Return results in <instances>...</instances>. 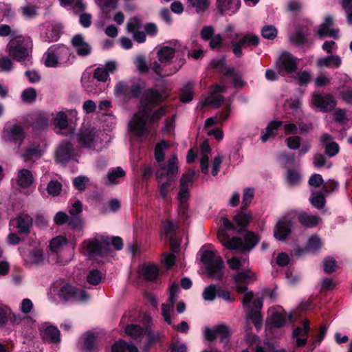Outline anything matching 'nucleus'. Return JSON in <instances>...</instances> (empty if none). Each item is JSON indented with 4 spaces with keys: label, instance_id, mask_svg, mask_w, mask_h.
Instances as JSON below:
<instances>
[{
    "label": "nucleus",
    "instance_id": "obj_1",
    "mask_svg": "<svg viewBox=\"0 0 352 352\" xmlns=\"http://www.w3.org/2000/svg\"><path fill=\"white\" fill-rule=\"evenodd\" d=\"M45 65L47 67H56L59 65H71L70 56L72 54L69 48L63 44L50 46L45 53Z\"/></svg>",
    "mask_w": 352,
    "mask_h": 352
},
{
    "label": "nucleus",
    "instance_id": "obj_2",
    "mask_svg": "<svg viewBox=\"0 0 352 352\" xmlns=\"http://www.w3.org/2000/svg\"><path fill=\"white\" fill-rule=\"evenodd\" d=\"M141 95L140 113L144 116H147L150 110H153L155 107L160 105L164 100L161 92L155 88H148Z\"/></svg>",
    "mask_w": 352,
    "mask_h": 352
},
{
    "label": "nucleus",
    "instance_id": "obj_3",
    "mask_svg": "<svg viewBox=\"0 0 352 352\" xmlns=\"http://www.w3.org/2000/svg\"><path fill=\"white\" fill-rule=\"evenodd\" d=\"M252 220V213H245L243 211H238L233 217V221L237 226H234L227 217H223L221 219L224 229L234 231L239 234H243L246 231V228Z\"/></svg>",
    "mask_w": 352,
    "mask_h": 352
},
{
    "label": "nucleus",
    "instance_id": "obj_4",
    "mask_svg": "<svg viewBox=\"0 0 352 352\" xmlns=\"http://www.w3.org/2000/svg\"><path fill=\"white\" fill-rule=\"evenodd\" d=\"M83 245L90 256H104L111 251L110 238L102 236L101 240L97 238L85 239Z\"/></svg>",
    "mask_w": 352,
    "mask_h": 352
},
{
    "label": "nucleus",
    "instance_id": "obj_5",
    "mask_svg": "<svg viewBox=\"0 0 352 352\" xmlns=\"http://www.w3.org/2000/svg\"><path fill=\"white\" fill-rule=\"evenodd\" d=\"M58 296L65 301L76 302H85L89 298L85 290L78 288L69 283H66L60 287Z\"/></svg>",
    "mask_w": 352,
    "mask_h": 352
},
{
    "label": "nucleus",
    "instance_id": "obj_6",
    "mask_svg": "<svg viewBox=\"0 0 352 352\" xmlns=\"http://www.w3.org/2000/svg\"><path fill=\"white\" fill-rule=\"evenodd\" d=\"M178 159L175 154L172 155L165 164H160L155 172L158 183H161L164 178L173 179L175 182V176L178 173Z\"/></svg>",
    "mask_w": 352,
    "mask_h": 352
},
{
    "label": "nucleus",
    "instance_id": "obj_7",
    "mask_svg": "<svg viewBox=\"0 0 352 352\" xmlns=\"http://www.w3.org/2000/svg\"><path fill=\"white\" fill-rule=\"evenodd\" d=\"M311 104L320 112L332 111L337 105L335 97L329 93L314 91L311 94Z\"/></svg>",
    "mask_w": 352,
    "mask_h": 352
},
{
    "label": "nucleus",
    "instance_id": "obj_8",
    "mask_svg": "<svg viewBox=\"0 0 352 352\" xmlns=\"http://www.w3.org/2000/svg\"><path fill=\"white\" fill-rule=\"evenodd\" d=\"M144 86L138 82L120 81L115 87L117 95L122 96L127 99L139 98Z\"/></svg>",
    "mask_w": 352,
    "mask_h": 352
},
{
    "label": "nucleus",
    "instance_id": "obj_9",
    "mask_svg": "<svg viewBox=\"0 0 352 352\" xmlns=\"http://www.w3.org/2000/svg\"><path fill=\"white\" fill-rule=\"evenodd\" d=\"M204 336L206 340L211 342L219 338L220 342L226 345L230 342L232 332L226 324H219L213 328L206 327Z\"/></svg>",
    "mask_w": 352,
    "mask_h": 352
},
{
    "label": "nucleus",
    "instance_id": "obj_10",
    "mask_svg": "<svg viewBox=\"0 0 352 352\" xmlns=\"http://www.w3.org/2000/svg\"><path fill=\"white\" fill-rule=\"evenodd\" d=\"M276 67L282 76L293 74L298 68L297 58L289 52H284L276 61Z\"/></svg>",
    "mask_w": 352,
    "mask_h": 352
},
{
    "label": "nucleus",
    "instance_id": "obj_11",
    "mask_svg": "<svg viewBox=\"0 0 352 352\" xmlns=\"http://www.w3.org/2000/svg\"><path fill=\"white\" fill-rule=\"evenodd\" d=\"M76 156L74 144L67 140L62 141L56 148L55 160L57 163L66 164Z\"/></svg>",
    "mask_w": 352,
    "mask_h": 352
},
{
    "label": "nucleus",
    "instance_id": "obj_12",
    "mask_svg": "<svg viewBox=\"0 0 352 352\" xmlns=\"http://www.w3.org/2000/svg\"><path fill=\"white\" fill-rule=\"evenodd\" d=\"M5 141L21 145L25 138V133L23 126L14 124L12 126H6L3 131Z\"/></svg>",
    "mask_w": 352,
    "mask_h": 352
},
{
    "label": "nucleus",
    "instance_id": "obj_13",
    "mask_svg": "<svg viewBox=\"0 0 352 352\" xmlns=\"http://www.w3.org/2000/svg\"><path fill=\"white\" fill-rule=\"evenodd\" d=\"M294 222L291 219L284 217L277 221L274 229V236L281 241H284L292 232Z\"/></svg>",
    "mask_w": 352,
    "mask_h": 352
},
{
    "label": "nucleus",
    "instance_id": "obj_14",
    "mask_svg": "<svg viewBox=\"0 0 352 352\" xmlns=\"http://www.w3.org/2000/svg\"><path fill=\"white\" fill-rule=\"evenodd\" d=\"M311 35L310 28L308 25H300L296 27L294 32L289 36L291 43L296 46H302L307 44Z\"/></svg>",
    "mask_w": 352,
    "mask_h": 352
},
{
    "label": "nucleus",
    "instance_id": "obj_15",
    "mask_svg": "<svg viewBox=\"0 0 352 352\" xmlns=\"http://www.w3.org/2000/svg\"><path fill=\"white\" fill-rule=\"evenodd\" d=\"M98 336L95 333L87 331L81 336L79 341L80 348L84 352H98Z\"/></svg>",
    "mask_w": 352,
    "mask_h": 352
},
{
    "label": "nucleus",
    "instance_id": "obj_16",
    "mask_svg": "<svg viewBox=\"0 0 352 352\" xmlns=\"http://www.w3.org/2000/svg\"><path fill=\"white\" fill-rule=\"evenodd\" d=\"M224 262L220 256H217L214 261L206 265V270L208 276L221 281L223 278Z\"/></svg>",
    "mask_w": 352,
    "mask_h": 352
},
{
    "label": "nucleus",
    "instance_id": "obj_17",
    "mask_svg": "<svg viewBox=\"0 0 352 352\" xmlns=\"http://www.w3.org/2000/svg\"><path fill=\"white\" fill-rule=\"evenodd\" d=\"M71 44L79 56H87L91 53V45L85 41L84 36L80 34L73 36Z\"/></svg>",
    "mask_w": 352,
    "mask_h": 352
},
{
    "label": "nucleus",
    "instance_id": "obj_18",
    "mask_svg": "<svg viewBox=\"0 0 352 352\" xmlns=\"http://www.w3.org/2000/svg\"><path fill=\"white\" fill-rule=\"evenodd\" d=\"M9 54L17 61L25 60L28 55V47L21 41H16L8 45Z\"/></svg>",
    "mask_w": 352,
    "mask_h": 352
},
{
    "label": "nucleus",
    "instance_id": "obj_19",
    "mask_svg": "<svg viewBox=\"0 0 352 352\" xmlns=\"http://www.w3.org/2000/svg\"><path fill=\"white\" fill-rule=\"evenodd\" d=\"M96 129L94 127L81 129L77 134V140L83 148L94 147Z\"/></svg>",
    "mask_w": 352,
    "mask_h": 352
},
{
    "label": "nucleus",
    "instance_id": "obj_20",
    "mask_svg": "<svg viewBox=\"0 0 352 352\" xmlns=\"http://www.w3.org/2000/svg\"><path fill=\"white\" fill-rule=\"evenodd\" d=\"M39 331L43 335V339L50 344H59L61 341L60 331L56 326L48 325L39 327Z\"/></svg>",
    "mask_w": 352,
    "mask_h": 352
},
{
    "label": "nucleus",
    "instance_id": "obj_21",
    "mask_svg": "<svg viewBox=\"0 0 352 352\" xmlns=\"http://www.w3.org/2000/svg\"><path fill=\"white\" fill-rule=\"evenodd\" d=\"M309 331L310 327L308 320L303 321L302 327H297L294 329L292 335L296 339L297 346L302 347L307 344Z\"/></svg>",
    "mask_w": 352,
    "mask_h": 352
},
{
    "label": "nucleus",
    "instance_id": "obj_22",
    "mask_svg": "<svg viewBox=\"0 0 352 352\" xmlns=\"http://www.w3.org/2000/svg\"><path fill=\"white\" fill-rule=\"evenodd\" d=\"M320 142L324 148V153L329 157L336 156L340 152L339 144L333 141V136L329 133H324L320 138Z\"/></svg>",
    "mask_w": 352,
    "mask_h": 352
},
{
    "label": "nucleus",
    "instance_id": "obj_23",
    "mask_svg": "<svg viewBox=\"0 0 352 352\" xmlns=\"http://www.w3.org/2000/svg\"><path fill=\"white\" fill-rule=\"evenodd\" d=\"M16 228L19 234L28 235L33 223V219L28 214L21 213L15 218Z\"/></svg>",
    "mask_w": 352,
    "mask_h": 352
},
{
    "label": "nucleus",
    "instance_id": "obj_24",
    "mask_svg": "<svg viewBox=\"0 0 352 352\" xmlns=\"http://www.w3.org/2000/svg\"><path fill=\"white\" fill-rule=\"evenodd\" d=\"M216 4L218 12L221 15L232 16L239 10L241 2V0H226L223 6H221L219 1H217Z\"/></svg>",
    "mask_w": 352,
    "mask_h": 352
},
{
    "label": "nucleus",
    "instance_id": "obj_25",
    "mask_svg": "<svg viewBox=\"0 0 352 352\" xmlns=\"http://www.w3.org/2000/svg\"><path fill=\"white\" fill-rule=\"evenodd\" d=\"M176 54L175 49L169 46H162L158 50L157 57L163 66H166L171 63Z\"/></svg>",
    "mask_w": 352,
    "mask_h": 352
},
{
    "label": "nucleus",
    "instance_id": "obj_26",
    "mask_svg": "<svg viewBox=\"0 0 352 352\" xmlns=\"http://www.w3.org/2000/svg\"><path fill=\"white\" fill-rule=\"evenodd\" d=\"M147 120L146 118L142 116L134 122L129 123V127L131 131L135 133L137 135L142 137L143 135H148L150 134V130L146 126Z\"/></svg>",
    "mask_w": 352,
    "mask_h": 352
},
{
    "label": "nucleus",
    "instance_id": "obj_27",
    "mask_svg": "<svg viewBox=\"0 0 352 352\" xmlns=\"http://www.w3.org/2000/svg\"><path fill=\"white\" fill-rule=\"evenodd\" d=\"M342 63L340 57L338 55H330L317 59L316 65L319 68L334 67L338 68Z\"/></svg>",
    "mask_w": 352,
    "mask_h": 352
},
{
    "label": "nucleus",
    "instance_id": "obj_28",
    "mask_svg": "<svg viewBox=\"0 0 352 352\" xmlns=\"http://www.w3.org/2000/svg\"><path fill=\"white\" fill-rule=\"evenodd\" d=\"M162 229L164 235L169 239L171 248L173 249L175 248H178L179 247V243L175 241L174 236L177 226L174 223L170 220H166L163 224Z\"/></svg>",
    "mask_w": 352,
    "mask_h": 352
},
{
    "label": "nucleus",
    "instance_id": "obj_29",
    "mask_svg": "<svg viewBox=\"0 0 352 352\" xmlns=\"http://www.w3.org/2000/svg\"><path fill=\"white\" fill-rule=\"evenodd\" d=\"M243 234H245L243 236L244 243L243 252H250L258 243L260 237L255 232L248 230H246Z\"/></svg>",
    "mask_w": 352,
    "mask_h": 352
},
{
    "label": "nucleus",
    "instance_id": "obj_30",
    "mask_svg": "<svg viewBox=\"0 0 352 352\" xmlns=\"http://www.w3.org/2000/svg\"><path fill=\"white\" fill-rule=\"evenodd\" d=\"M141 272L144 278L148 282L155 281L160 275L159 267L153 263L143 265Z\"/></svg>",
    "mask_w": 352,
    "mask_h": 352
},
{
    "label": "nucleus",
    "instance_id": "obj_31",
    "mask_svg": "<svg viewBox=\"0 0 352 352\" xmlns=\"http://www.w3.org/2000/svg\"><path fill=\"white\" fill-rule=\"evenodd\" d=\"M298 220L305 227L314 228L319 223L320 218L317 215H310L305 212H302L298 215Z\"/></svg>",
    "mask_w": 352,
    "mask_h": 352
},
{
    "label": "nucleus",
    "instance_id": "obj_32",
    "mask_svg": "<svg viewBox=\"0 0 352 352\" xmlns=\"http://www.w3.org/2000/svg\"><path fill=\"white\" fill-rule=\"evenodd\" d=\"M18 185L23 188L30 187L34 182V178L30 170L21 169L18 173Z\"/></svg>",
    "mask_w": 352,
    "mask_h": 352
},
{
    "label": "nucleus",
    "instance_id": "obj_33",
    "mask_svg": "<svg viewBox=\"0 0 352 352\" xmlns=\"http://www.w3.org/2000/svg\"><path fill=\"white\" fill-rule=\"evenodd\" d=\"M166 113L167 107L166 106H162L153 112L152 110H150L147 116H142L146 118L150 124H154L158 123L162 117L166 116Z\"/></svg>",
    "mask_w": 352,
    "mask_h": 352
},
{
    "label": "nucleus",
    "instance_id": "obj_34",
    "mask_svg": "<svg viewBox=\"0 0 352 352\" xmlns=\"http://www.w3.org/2000/svg\"><path fill=\"white\" fill-rule=\"evenodd\" d=\"M143 336L146 337L144 344V351H148L149 349L155 345L160 340V336L159 333H154L150 328H144V333Z\"/></svg>",
    "mask_w": 352,
    "mask_h": 352
},
{
    "label": "nucleus",
    "instance_id": "obj_35",
    "mask_svg": "<svg viewBox=\"0 0 352 352\" xmlns=\"http://www.w3.org/2000/svg\"><path fill=\"white\" fill-rule=\"evenodd\" d=\"M133 63L141 75H144L149 72L150 66L148 65L146 57L144 54H138L133 61Z\"/></svg>",
    "mask_w": 352,
    "mask_h": 352
},
{
    "label": "nucleus",
    "instance_id": "obj_36",
    "mask_svg": "<svg viewBox=\"0 0 352 352\" xmlns=\"http://www.w3.org/2000/svg\"><path fill=\"white\" fill-rule=\"evenodd\" d=\"M97 2L106 18H109L110 12L116 9L118 6V0H97Z\"/></svg>",
    "mask_w": 352,
    "mask_h": 352
},
{
    "label": "nucleus",
    "instance_id": "obj_37",
    "mask_svg": "<svg viewBox=\"0 0 352 352\" xmlns=\"http://www.w3.org/2000/svg\"><path fill=\"white\" fill-rule=\"evenodd\" d=\"M283 121L272 120L271 121L266 127L265 133L263 134L261 139L263 142H265L270 137L276 135L274 131L278 130L283 124Z\"/></svg>",
    "mask_w": 352,
    "mask_h": 352
},
{
    "label": "nucleus",
    "instance_id": "obj_38",
    "mask_svg": "<svg viewBox=\"0 0 352 352\" xmlns=\"http://www.w3.org/2000/svg\"><path fill=\"white\" fill-rule=\"evenodd\" d=\"M28 258L32 263L39 265L42 264L44 261L43 251L40 248H33L28 253Z\"/></svg>",
    "mask_w": 352,
    "mask_h": 352
},
{
    "label": "nucleus",
    "instance_id": "obj_39",
    "mask_svg": "<svg viewBox=\"0 0 352 352\" xmlns=\"http://www.w3.org/2000/svg\"><path fill=\"white\" fill-rule=\"evenodd\" d=\"M325 195L322 190L313 193L309 199L311 205L318 210L323 208L326 204Z\"/></svg>",
    "mask_w": 352,
    "mask_h": 352
},
{
    "label": "nucleus",
    "instance_id": "obj_40",
    "mask_svg": "<svg viewBox=\"0 0 352 352\" xmlns=\"http://www.w3.org/2000/svg\"><path fill=\"white\" fill-rule=\"evenodd\" d=\"M232 52L235 57L241 58L243 56V49L246 47L243 37L241 36L238 41L232 40L230 41Z\"/></svg>",
    "mask_w": 352,
    "mask_h": 352
},
{
    "label": "nucleus",
    "instance_id": "obj_41",
    "mask_svg": "<svg viewBox=\"0 0 352 352\" xmlns=\"http://www.w3.org/2000/svg\"><path fill=\"white\" fill-rule=\"evenodd\" d=\"M321 239L316 235H312L308 239L305 247L306 252L315 253L322 247Z\"/></svg>",
    "mask_w": 352,
    "mask_h": 352
},
{
    "label": "nucleus",
    "instance_id": "obj_42",
    "mask_svg": "<svg viewBox=\"0 0 352 352\" xmlns=\"http://www.w3.org/2000/svg\"><path fill=\"white\" fill-rule=\"evenodd\" d=\"M168 144L165 140L157 142L155 146L154 155L155 159L158 163H161L164 160V150L167 148Z\"/></svg>",
    "mask_w": 352,
    "mask_h": 352
},
{
    "label": "nucleus",
    "instance_id": "obj_43",
    "mask_svg": "<svg viewBox=\"0 0 352 352\" xmlns=\"http://www.w3.org/2000/svg\"><path fill=\"white\" fill-rule=\"evenodd\" d=\"M125 333L131 338L137 339L144 335V329L138 324H128L125 328Z\"/></svg>",
    "mask_w": 352,
    "mask_h": 352
},
{
    "label": "nucleus",
    "instance_id": "obj_44",
    "mask_svg": "<svg viewBox=\"0 0 352 352\" xmlns=\"http://www.w3.org/2000/svg\"><path fill=\"white\" fill-rule=\"evenodd\" d=\"M193 98L192 84L188 82L184 85L179 96V100L183 103H188Z\"/></svg>",
    "mask_w": 352,
    "mask_h": 352
},
{
    "label": "nucleus",
    "instance_id": "obj_45",
    "mask_svg": "<svg viewBox=\"0 0 352 352\" xmlns=\"http://www.w3.org/2000/svg\"><path fill=\"white\" fill-rule=\"evenodd\" d=\"M49 124V118L45 115L39 114L33 121L32 126L34 130L43 131L47 129Z\"/></svg>",
    "mask_w": 352,
    "mask_h": 352
},
{
    "label": "nucleus",
    "instance_id": "obj_46",
    "mask_svg": "<svg viewBox=\"0 0 352 352\" xmlns=\"http://www.w3.org/2000/svg\"><path fill=\"white\" fill-rule=\"evenodd\" d=\"M188 6L195 8L197 13L204 12L209 7L208 0H187Z\"/></svg>",
    "mask_w": 352,
    "mask_h": 352
},
{
    "label": "nucleus",
    "instance_id": "obj_47",
    "mask_svg": "<svg viewBox=\"0 0 352 352\" xmlns=\"http://www.w3.org/2000/svg\"><path fill=\"white\" fill-rule=\"evenodd\" d=\"M126 173L121 167H117L113 170L110 171L107 175L108 182L106 184H113L117 183V179L125 176Z\"/></svg>",
    "mask_w": 352,
    "mask_h": 352
},
{
    "label": "nucleus",
    "instance_id": "obj_48",
    "mask_svg": "<svg viewBox=\"0 0 352 352\" xmlns=\"http://www.w3.org/2000/svg\"><path fill=\"white\" fill-rule=\"evenodd\" d=\"M162 65H163L159 60H155L149 66L150 69H151L158 77L164 78L170 76V74H169V69H164Z\"/></svg>",
    "mask_w": 352,
    "mask_h": 352
},
{
    "label": "nucleus",
    "instance_id": "obj_49",
    "mask_svg": "<svg viewBox=\"0 0 352 352\" xmlns=\"http://www.w3.org/2000/svg\"><path fill=\"white\" fill-rule=\"evenodd\" d=\"M224 247L228 250H241L243 252V242L241 237L233 236L232 238H230L226 243H224Z\"/></svg>",
    "mask_w": 352,
    "mask_h": 352
},
{
    "label": "nucleus",
    "instance_id": "obj_50",
    "mask_svg": "<svg viewBox=\"0 0 352 352\" xmlns=\"http://www.w3.org/2000/svg\"><path fill=\"white\" fill-rule=\"evenodd\" d=\"M218 286L214 284H210L206 287L202 294L203 298L207 301H212L215 299L217 294Z\"/></svg>",
    "mask_w": 352,
    "mask_h": 352
},
{
    "label": "nucleus",
    "instance_id": "obj_51",
    "mask_svg": "<svg viewBox=\"0 0 352 352\" xmlns=\"http://www.w3.org/2000/svg\"><path fill=\"white\" fill-rule=\"evenodd\" d=\"M337 261L331 256H326L323 261V270L326 274H330L336 271Z\"/></svg>",
    "mask_w": 352,
    "mask_h": 352
},
{
    "label": "nucleus",
    "instance_id": "obj_52",
    "mask_svg": "<svg viewBox=\"0 0 352 352\" xmlns=\"http://www.w3.org/2000/svg\"><path fill=\"white\" fill-rule=\"evenodd\" d=\"M54 124L61 130L66 129L68 126L67 115L63 111L58 112L54 118Z\"/></svg>",
    "mask_w": 352,
    "mask_h": 352
},
{
    "label": "nucleus",
    "instance_id": "obj_53",
    "mask_svg": "<svg viewBox=\"0 0 352 352\" xmlns=\"http://www.w3.org/2000/svg\"><path fill=\"white\" fill-rule=\"evenodd\" d=\"M295 79L299 86L307 87L311 82V78L309 72L304 70L297 73Z\"/></svg>",
    "mask_w": 352,
    "mask_h": 352
},
{
    "label": "nucleus",
    "instance_id": "obj_54",
    "mask_svg": "<svg viewBox=\"0 0 352 352\" xmlns=\"http://www.w3.org/2000/svg\"><path fill=\"white\" fill-rule=\"evenodd\" d=\"M225 100V97L223 95H218L214 98H207L201 102L202 107H206L210 104L214 105L215 107L219 108Z\"/></svg>",
    "mask_w": 352,
    "mask_h": 352
},
{
    "label": "nucleus",
    "instance_id": "obj_55",
    "mask_svg": "<svg viewBox=\"0 0 352 352\" xmlns=\"http://www.w3.org/2000/svg\"><path fill=\"white\" fill-rule=\"evenodd\" d=\"M277 33V29L272 25H265L261 30L262 36L269 40H274L276 37Z\"/></svg>",
    "mask_w": 352,
    "mask_h": 352
},
{
    "label": "nucleus",
    "instance_id": "obj_56",
    "mask_svg": "<svg viewBox=\"0 0 352 352\" xmlns=\"http://www.w3.org/2000/svg\"><path fill=\"white\" fill-rule=\"evenodd\" d=\"M36 97V91L32 87L25 89L21 93V99L24 102H34Z\"/></svg>",
    "mask_w": 352,
    "mask_h": 352
},
{
    "label": "nucleus",
    "instance_id": "obj_57",
    "mask_svg": "<svg viewBox=\"0 0 352 352\" xmlns=\"http://www.w3.org/2000/svg\"><path fill=\"white\" fill-rule=\"evenodd\" d=\"M47 190L49 195L58 196L62 190V184L57 180H51L47 184Z\"/></svg>",
    "mask_w": 352,
    "mask_h": 352
},
{
    "label": "nucleus",
    "instance_id": "obj_58",
    "mask_svg": "<svg viewBox=\"0 0 352 352\" xmlns=\"http://www.w3.org/2000/svg\"><path fill=\"white\" fill-rule=\"evenodd\" d=\"M101 279V272L98 270H91L87 276V281L92 285H98L100 283Z\"/></svg>",
    "mask_w": 352,
    "mask_h": 352
},
{
    "label": "nucleus",
    "instance_id": "obj_59",
    "mask_svg": "<svg viewBox=\"0 0 352 352\" xmlns=\"http://www.w3.org/2000/svg\"><path fill=\"white\" fill-rule=\"evenodd\" d=\"M270 320L274 327L280 328L283 327L285 324V316L281 313L277 311L272 314Z\"/></svg>",
    "mask_w": 352,
    "mask_h": 352
},
{
    "label": "nucleus",
    "instance_id": "obj_60",
    "mask_svg": "<svg viewBox=\"0 0 352 352\" xmlns=\"http://www.w3.org/2000/svg\"><path fill=\"white\" fill-rule=\"evenodd\" d=\"M67 239L65 237L59 236L52 239L50 243V250L54 252H57L60 248L66 244Z\"/></svg>",
    "mask_w": 352,
    "mask_h": 352
},
{
    "label": "nucleus",
    "instance_id": "obj_61",
    "mask_svg": "<svg viewBox=\"0 0 352 352\" xmlns=\"http://www.w3.org/2000/svg\"><path fill=\"white\" fill-rule=\"evenodd\" d=\"M245 44L247 47H256L259 45L260 38L259 37L251 33L245 34L243 36Z\"/></svg>",
    "mask_w": 352,
    "mask_h": 352
},
{
    "label": "nucleus",
    "instance_id": "obj_62",
    "mask_svg": "<svg viewBox=\"0 0 352 352\" xmlns=\"http://www.w3.org/2000/svg\"><path fill=\"white\" fill-rule=\"evenodd\" d=\"M300 179L301 176L297 170L294 169H289L287 170V180L290 185L294 186L298 184Z\"/></svg>",
    "mask_w": 352,
    "mask_h": 352
},
{
    "label": "nucleus",
    "instance_id": "obj_63",
    "mask_svg": "<svg viewBox=\"0 0 352 352\" xmlns=\"http://www.w3.org/2000/svg\"><path fill=\"white\" fill-rule=\"evenodd\" d=\"M142 27L141 20L137 17L133 16L131 17L126 24V30L129 32H133L136 30H138Z\"/></svg>",
    "mask_w": 352,
    "mask_h": 352
},
{
    "label": "nucleus",
    "instance_id": "obj_64",
    "mask_svg": "<svg viewBox=\"0 0 352 352\" xmlns=\"http://www.w3.org/2000/svg\"><path fill=\"white\" fill-rule=\"evenodd\" d=\"M23 157L25 161L31 160L33 157L40 158L41 153L38 146L28 148L23 153Z\"/></svg>",
    "mask_w": 352,
    "mask_h": 352
}]
</instances>
